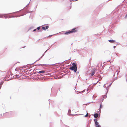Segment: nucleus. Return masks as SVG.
Returning <instances> with one entry per match:
<instances>
[{"label": "nucleus", "mask_w": 127, "mask_h": 127, "mask_svg": "<svg viewBox=\"0 0 127 127\" xmlns=\"http://www.w3.org/2000/svg\"><path fill=\"white\" fill-rule=\"evenodd\" d=\"M108 86H108L107 85V84H104L103 86V87L104 88H106V90H107V91H106V94H107V93L108 92V89H107V87H108Z\"/></svg>", "instance_id": "3"}, {"label": "nucleus", "mask_w": 127, "mask_h": 127, "mask_svg": "<svg viewBox=\"0 0 127 127\" xmlns=\"http://www.w3.org/2000/svg\"><path fill=\"white\" fill-rule=\"evenodd\" d=\"M45 71L43 70H41L38 72L39 73H44Z\"/></svg>", "instance_id": "9"}, {"label": "nucleus", "mask_w": 127, "mask_h": 127, "mask_svg": "<svg viewBox=\"0 0 127 127\" xmlns=\"http://www.w3.org/2000/svg\"><path fill=\"white\" fill-rule=\"evenodd\" d=\"M77 31L76 30V28H75L71 30H69L65 32L64 34L65 35H67L71 33L75 32Z\"/></svg>", "instance_id": "2"}, {"label": "nucleus", "mask_w": 127, "mask_h": 127, "mask_svg": "<svg viewBox=\"0 0 127 127\" xmlns=\"http://www.w3.org/2000/svg\"><path fill=\"white\" fill-rule=\"evenodd\" d=\"M103 101V99L102 100V101Z\"/></svg>", "instance_id": "21"}, {"label": "nucleus", "mask_w": 127, "mask_h": 127, "mask_svg": "<svg viewBox=\"0 0 127 127\" xmlns=\"http://www.w3.org/2000/svg\"><path fill=\"white\" fill-rule=\"evenodd\" d=\"M108 41L111 43H113L114 42V41L113 40H109Z\"/></svg>", "instance_id": "8"}, {"label": "nucleus", "mask_w": 127, "mask_h": 127, "mask_svg": "<svg viewBox=\"0 0 127 127\" xmlns=\"http://www.w3.org/2000/svg\"><path fill=\"white\" fill-rule=\"evenodd\" d=\"M116 47V46H114V48H115Z\"/></svg>", "instance_id": "19"}, {"label": "nucleus", "mask_w": 127, "mask_h": 127, "mask_svg": "<svg viewBox=\"0 0 127 127\" xmlns=\"http://www.w3.org/2000/svg\"><path fill=\"white\" fill-rule=\"evenodd\" d=\"M98 116V114L97 113L95 114L94 115V117L95 118H97Z\"/></svg>", "instance_id": "6"}, {"label": "nucleus", "mask_w": 127, "mask_h": 127, "mask_svg": "<svg viewBox=\"0 0 127 127\" xmlns=\"http://www.w3.org/2000/svg\"><path fill=\"white\" fill-rule=\"evenodd\" d=\"M37 29H38V30H39L40 29V27H37Z\"/></svg>", "instance_id": "13"}, {"label": "nucleus", "mask_w": 127, "mask_h": 127, "mask_svg": "<svg viewBox=\"0 0 127 127\" xmlns=\"http://www.w3.org/2000/svg\"><path fill=\"white\" fill-rule=\"evenodd\" d=\"M52 35H50L49 36H48V37H51Z\"/></svg>", "instance_id": "17"}, {"label": "nucleus", "mask_w": 127, "mask_h": 127, "mask_svg": "<svg viewBox=\"0 0 127 127\" xmlns=\"http://www.w3.org/2000/svg\"><path fill=\"white\" fill-rule=\"evenodd\" d=\"M103 97L104 98H106L107 97L106 95H105L103 96Z\"/></svg>", "instance_id": "10"}, {"label": "nucleus", "mask_w": 127, "mask_h": 127, "mask_svg": "<svg viewBox=\"0 0 127 127\" xmlns=\"http://www.w3.org/2000/svg\"><path fill=\"white\" fill-rule=\"evenodd\" d=\"M95 74V70H93L91 73V76H93Z\"/></svg>", "instance_id": "5"}, {"label": "nucleus", "mask_w": 127, "mask_h": 127, "mask_svg": "<svg viewBox=\"0 0 127 127\" xmlns=\"http://www.w3.org/2000/svg\"><path fill=\"white\" fill-rule=\"evenodd\" d=\"M2 84H3V82H1V83L0 84V85H2Z\"/></svg>", "instance_id": "15"}, {"label": "nucleus", "mask_w": 127, "mask_h": 127, "mask_svg": "<svg viewBox=\"0 0 127 127\" xmlns=\"http://www.w3.org/2000/svg\"><path fill=\"white\" fill-rule=\"evenodd\" d=\"M1 17V16H0V18Z\"/></svg>", "instance_id": "20"}, {"label": "nucleus", "mask_w": 127, "mask_h": 127, "mask_svg": "<svg viewBox=\"0 0 127 127\" xmlns=\"http://www.w3.org/2000/svg\"><path fill=\"white\" fill-rule=\"evenodd\" d=\"M101 104L100 105V109H101ZM100 109H99V110H100Z\"/></svg>", "instance_id": "14"}, {"label": "nucleus", "mask_w": 127, "mask_h": 127, "mask_svg": "<svg viewBox=\"0 0 127 127\" xmlns=\"http://www.w3.org/2000/svg\"><path fill=\"white\" fill-rule=\"evenodd\" d=\"M94 121H95V123H96V122H97V119H94Z\"/></svg>", "instance_id": "11"}, {"label": "nucleus", "mask_w": 127, "mask_h": 127, "mask_svg": "<svg viewBox=\"0 0 127 127\" xmlns=\"http://www.w3.org/2000/svg\"><path fill=\"white\" fill-rule=\"evenodd\" d=\"M42 29L43 30H45L48 29V26H46V27H42Z\"/></svg>", "instance_id": "7"}, {"label": "nucleus", "mask_w": 127, "mask_h": 127, "mask_svg": "<svg viewBox=\"0 0 127 127\" xmlns=\"http://www.w3.org/2000/svg\"><path fill=\"white\" fill-rule=\"evenodd\" d=\"M95 124L96 127H100V126L98 125V122L95 123Z\"/></svg>", "instance_id": "4"}, {"label": "nucleus", "mask_w": 127, "mask_h": 127, "mask_svg": "<svg viewBox=\"0 0 127 127\" xmlns=\"http://www.w3.org/2000/svg\"><path fill=\"white\" fill-rule=\"evenodd\" d=\"M88 116V113L87 112L86 115L85 116V117H87Z\"/></svg>", "instance_id": "12"}, {"label": "nucleus", "mask_w": 127, "mask_h": 127, "mask_svg": "<svg viewBox=\"0 0 127 127\" xmlns=\"http://www.w3.org/2000/svg\"><path fill=\"white\" fill-rule=\"evenodd\" d=\"M36 30V29H34V30H33V32H34V31H35Z\"/></svg>", "instance_id": "18"}, {"label": "nucleus", "mask_w": 127, "mask_h": 127, "mask_svg": "<svg viewBox=\"0 0 127 127\" xmlns=\"http://www.w3.org/2000/svg\"><path fill=\"white\" fill-rule=\"evenodd\" d=\"M125 18H127V14L125 16Z\"/></svg>", "instance_id": "16"}, {"label": "nucleus", "mask_w": 127, "mask_h": 127, "mask_svg": "<svg viewBox=\"0 0 127 127\" xmlns=\"http://www.w3.org/2000/svg\"><path fill=\"white\" fill-rule=\"evenodd\" d=\"M72 65V66L70 67V69L72 70H74V71L76 72L77 71V67L76 65V64L74 63H73Z\"/></svg>", "instance_id": "1"}]
</instances>
